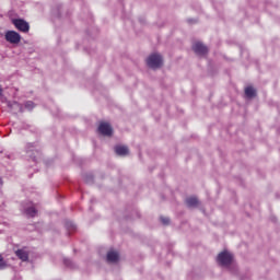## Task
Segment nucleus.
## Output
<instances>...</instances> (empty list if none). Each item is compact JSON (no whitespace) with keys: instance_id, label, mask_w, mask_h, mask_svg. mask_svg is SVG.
<instances>
[{"instance_id":"f257e3e1","label":"nucleus","mask_w":280,"mask_h":280,"mask_svg":"<svg viewBox=\"0 0 280 280\" xmlns=\"http://www.w3.org/2000/svg\"><path fill=\"white\" fill-rule=\"evenodd\" d=\"M147 65L150 69H160L163 66V57L159 54H152L147 58Z\"/></svg>"},{"instance_id":"f03ea898","label":"nucleus","mask_w":280,"mask_h":280,"mask_svg":"<svg viewBox=\"0 0 280 280\" xmlns=\"http://www.w3.org/2000/svg\"><path fill=\"white\" fill-rule=\"evenodd\" d=\"M217 261L220 264V266H231L233 255L229 252H222L218 255Z\"/></svg>"},{"instance_id":"7ed1b4c3","label":"nucleus","mask_w":280,"mask_h":280,"mask_svg":"<svg viewBox=\"0 0 280 280\" xmlns=\"http://www.w3.org/2000/svg\"><path fill=\"white\" fill-rule=\"evenodd\" d=\"M5 42L11 43V45H19L21 43V34L16 31H8L4 35Z\"/></svg>"},{"instance_id":"20e7f679","label":"nucleus","mask_w":280,"mask_h":280,"mask_svg":"<svg viewBox=\"0 0 280 280\" xmlns=\"http://www.w3.org/2000/svg\"><path fill=\"white\" fill-rule=\"evenodd\" d=\"M12 23L14 24V27L19 30V32H23L24 34H27V32H30V23H27L25 20L15 19L12 20Z\"/></svg>"},{"instance_id":"39448f33","label":"nucleus","mask_w":280,"mask_h":280,"mask_svg":"<svg viewBox=\"0 0 280 280\" xmlns=\"http://www.w3.org/2000/svg\"><path fill=\"white\" fill-rule=\"evenodd\" d=\"M22 209L24 213L27 215V218H36L38 213V210H36V207L32 202L23 203Z\"/></svg>"},{"instance_id":"423d86ee","label":"nucleus","mask_w":280,"mask_h":280,"mask_svg":"<svg viewBox=\"0 0 280 280\" xmlns=\"http://www.w3.org/2000/svg\"><path fill=\"white\" fill-rule=\"evenodd\" d=\"M100 135L103 137H112L113 136V127L108 122H101L98 126Z\"/></svg>"},{"instance_id":"0eeeda50","label":"nucleus","mask_w":280,"mask_h":280,"mask_svg":"<svg viewBox=\"0 0 280 280\" xmlns=\"http://www.w3.org/2000/svg\"><path fill=\"white\" fill-rule=\"evenodd\" d=\"M192 50L195 51V54H197V56H206V54H208L209 51V48H207L205 44L197 42L192 46Z\"/></svg>"},{"instance_id":"6e6552de","label":"nucleus","mask_w":280,"mask_h":280,"mask_svg":"<svg viewBox=\"0 0 280 280\" xmlns=\"http://www.w3.org/2000/svg\"><path fill=\"white\" fill-rule=\"evenodd\" d=\"M107 261L109 264H117L119 261V253L110 250L107 253Z\"/></svg>"},{"instance_id":"1a4fd4ad","label":"nucleus","mask_w":280,"mask_h":280,"mask_svg":"<svg viewBox=\"0 0 280 280\" xmlns=\"http://www.w3.org/2000/svg\"><path fill=\"white\" fill-rule=\"evenodd\" d=\"M15 255L21 259V261H27V259H30V254L25 249H18Z\"/></svg>"},{"instance_id":"9d476101","label":"nucleus","mask_w":280,"mask_h":280,"mask_svg":"<svg viewBox=\"0 0 280 280\" xmlns=\"http://www.w3.org/2000/svg\"><path fill=\"white\" fill-rule=\"evenodd\" d=\"M7 106L11 109V110H18L19 113H23V105L19 104L18 102H8Z\"/></svg>"},{"instance_id":"9b49d317","label":"nucleus","mask_w":280,"mask_h":280,"mask_svg":"<svg viewBox=\"0 0 280 280\" xmlns=\"http://www.w3.org/2000/svg\"><path fill=\"white\" fill-rule=\"evenodd\" d=\"M115 152L118 154V156H126L128 154V147L126 145H116Z\"/></svg>"},{"instance_id":"f8f14e48","label":"nucleus","mask_w":280,"mask_h":280,"mask_svg":"<svg viewBox=\"0 0 280 280\" xmlns=\"http://www.w3.org/2000/svg\"><path fill=\"white\" fill-rule=\"evenodd\" d=\"M186 205L190 209H194L195 207H198V205H199L198 198H196V197H188L186 199Z\"/></svg>"},{"instance_id":"ddd939ff","label":"nucleus","mask_w":280,"mask_h":280,"mask_svg":"<svg viewBox=\"0 0 280 280\" xmlns=\"http://www.w3.org/2000/svg\"><path fill=\"white\" fill-rule=\"evenodd\" d=\"M245 95L246 97H249V98L255 97V95H257V91L254 90L253 86H247L245 89Z\"/></svg>"},{"instance_id":"4468645a","label":"nucleus","mask_w":280,"mask_h":280,"mask_svg":"<svg viewBox=\"0 0 280 280\" xmlns=\"http://www.w3.org/2000/svg\"><path fill=\"white\" fill-rule=\"evenodd\" d=\"M35 104H34V102H32V101H26L25 103H24V107L26 108V110H34V108H35Z\"/></svg>"},{"instance_id":"2eb2a0df","label":"nucleus","mask_w":280,"mask_h":280,"mask_svg":"<svg viewBox=\"0 0 280 280\" xmlns=\"http://www.w3.org/2000/svg\"><path fill=\"white\" fill-rule=\"evenodd\" d=\"M3 268H8V264L3 259V256L0 254V270H3Z\"/></svg>"},{"instance_id":"dca6fc26","label":"nucleus","mask_w":280,"mask_h":280,"mask_svg":"<svg viewBox=\"0 0 280 280\" xmlns=\"http://www.w3.org/2000/svg\"><path fill=\"white\" fill-rule=\"evenodd\" d=\"M160 220H161L162 224H165V225L170 224V218H167V217H161Z\"/></svg>"},{"instance_id":"f3484780","label":"nucleus","mask_w":280,"mask_h":280,"mask_svg":"<svg viewBox=\"0 0 280 280\" xmlns=\"http://www.w3.org/2000/svg\"><path fill=\"white\" fill-rule=\"evenodd\" d=\"M26 152H27V154H30L31 152H34V144L28 143L26 147Z\"/></svg>"},{"instance_id":"a211bd4d","label":"nucleus","mask_w":280,"mask_h":280,"mask_svg":"<svg viewBox=\"0 0 280 280\" xmlns=\"http://www.w3.org/2000/svg\"><path fill=\"white\" fill-rule=\"evenodd\" d=\"M3 95V89L0 88V96Z\"/></svg>"},{"instance_id":"6ab92c4d","label":"nucleus","mask_w":280,"mask_h":280,"mask_svg":"<svg viewBox=\"0 0 280 280\" xmlns=\"http://www.w3.org/2000/svg\"><path fill=\"white\" fill-rule=\"evenodd\" d=\"M33 161H36V156H33Z\"/></svg>"}]
</instances>
